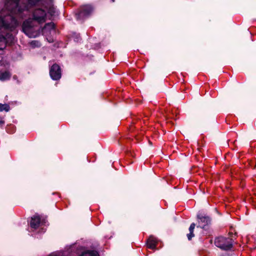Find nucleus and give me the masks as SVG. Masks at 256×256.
<instances>
[{
	"instance_id": "1",
	"label": "nucleus",
	"mask_w": 256,
	"mask_h": 256,
	"mask_svg": "<svg viewBox=\"0 0 256 256\" xmlns=\"http://www.w3.org/2000/svg\"><path fill=\"white\" fill-rule=\"evenodd\" d=\"M28 4L24 3L20 0H5V10H2L0 12V34L3 33V30H12L18 25L16 18L22 19L26 16L24 12L29 10V4H34L38 0H28ZM7 38L12 41L13 36L12 34L6 33V36L0 34V50H2L6 46Z\"/></svg>"
},
{
	"instance_id": "2",
	"label": "nucleus",
	"mask_w": 256,
	"mask_h": 256,
	"mask_svg": "<svg viewBox=\"0 0 256 256\" xmlns=\"http://www.w3.org/2000/svg\"><path fill=\"white\" fill-rule=\"evenodd\" d=\"M46 20V10L40 8H35L32 12V18H30L23 22L22 31L30 38L35 37L36 34L34 32L32 21L42 24L45 22Z\"/></svg>"
},
{
	"instance_id": "3",
	"label": "nucleus",
	"mask_w": 256,
	"mask_h": 256,
	"mask_svg": "<svg viewBox=\"0 0 256 256\" xmlns=\"http://www.w3.org/2000/svg\"><path fill=\"white\" fill-rule=\"evenodd\" d=\"M233 243L232 238L222 236L217 237L214 240L216 246L224 250H230L233 246Z\"/></svg>"
},
{
	"instance_id": "4",
	"label": "nucleus",
	"mask_w": 256,
	"mask_h": 256,
	"mask_svg": "<svg viewBox=\"0 0 256 256\" xmlns=\"http://www.w3.org/2000/svg\"><path fill=\"white\" fill-rule=\"evenodd\" d=\"M93 8L91 5L86 4L82 6L78 14L77 18L82 20L88 16L92 12Z\"/></svg>"
},
{
	"instance_id": "5",
	"label": "nucleus",
	"mask_w": 256,
	"mask_h": 256,
	"mask_svg": "<svg viewBox=\"0 0 256 256\" xmlns=\"http://www.w3.org/2000/svg\"><path fill=\"white\" fill-rule=\"evenodd\" d=\"M50 74L52 80H60L62 76L60 66L56 64H53L50 68Z\"/></svg>"
},
{
	"instance_id": "6",
	"label": "nucleus",
	"mask_w": 256,
	"mask_h": 256,
	"mask_svg": "<svg viewBox=\"0 0 256 256\" xmlns=\"http://www.w3.org/2000/svg\"><path fill=\"white\" fill-rule=\"evenodd\" d=\"M198 217L199 219L198 226V227L200 226L202 228H204L206 226L208 225L210 223V218L208 216H198Z\"/></svg>"
},
{
	"instance_id": "7",
	"label": "nucleus",
	"mask_w": 256,
	"mask_h": 256,
	"mask_svg": "<svg viewBox=\"0 0 256 256\" xmlns=\"http://www.w3.org/2000/svg\"><path fill=\"white\" fill-rule=\"evenodd\" d=\"M40 216L36 215L32 218L30 224L32 228H37L40 226Z\"/></svg>"
},
{
	"instance_id": "8",
	"label": "nucleus",
	"mask_w": 256,
	"mask_h": 256,
	"mask_svg": "<svg viewBox=\"0 0 256 256\" xmlns=\"http://www.w3.org/2000/svg\"><path fill=\"white\" fill-rule=\"evenodd\" d=\"M157 243V240L156 238L153 236H150L147 240V247L150 249H154Z\"/></svg>"
},
{
	"instance_id": "9",
	"label": "nucleus",
	"mask_w": 256,
	"mask_h": 256,
	"mask_svg": "<svg viewBox=\"0 0 256 256\" xmlns=\"http://www.w3.org/2000/svg\"><path fill=\"white\" fill-rule=\"evenodd\" d=\"M195 224L192 223L189 228L190 233L187 234V237L188 240H191L192 238L194 236V230L195 228Z\"/></svg>"
},
{
	"instance_id": "10",
	"label": "nucleus",
	"mask_w": 256,
	"mask_h": 256,
	"mask_svg": "<svg viewBox=\"0 0 256 256\" xmlns=\"http://www.w3.org/2000/svg\"><path fill=\"white\" fill-rule=\"evenodd\" d=\"M10 77V74L8 72H4L0 73V80H8Z\"/></svg>"
},
{
	"instance_id": "11",
	"label": "nucleus",
	"mask_w": 256,
	"mask_h": 256,
	"mask_svg": "<svg viewBox=\"0 0 256 256\" xmlns=\"http://www.w3.org/2000/svg\"><path fill=\"white\" fill-rule=\"evenodd\" d=\"M80 256H98V254L95 250H88L83 252Z\"/></svg>"
},
{
	"instance_id": "12",
	"label": "nucleus",
	"mask_w": 256,
	"mask_h": 256,
	"mask_svg": "<svg viewBox=\"0 0 256 256\" xmlns=\"http://www.w3.org/2000/svg\"><path fill=\"white\" fill-rule=\"evenodd\" d=\"M10 110V106L6 104H0V112L5 110L8 112Z\"/></svg>"
},
{
	"instance_id": "13",
	"label": "nucleus",
	"mask_w": 256,
	"mask_h": 256,
	"mask_svg": "<svg viewBox=\"0 0 256 256\" xmlns=\"http://www.w3.org/2000/svg\"><path fill=\"white\" fill-rule=\"evenodd\" d=\"M54 28V24L52 22H49L46 24L44 27L43 28V30L48 29V30H53Z\"/></svg>"
},
{
	"instance_id": "14",
	"label": "nucleus",
	"mask_w": 256,
	"mask_h": 256,
	"mask_svg": "<svg viewBox=\"0 0 256 256\" xmlns=\"http://www.w3.org/2000/svg\"><path fill=\"white\" fill-rule=\"evenodd\" d=\"M4 120H2V118L0 117V125L4 124Z\"/></svg>"
},
{
	"instance_id": "15",
	"label": "nucleus",
	"mask_w": 256,
	"mask_h": 256,
	"mask_svg": "<svg viewBox=\"0 0 256 256\" xmlns=\"http://www.w3.org/2000/svg\"><path fill=\"white\" fill-rule=\"evenodd\" d=\"M112 0V2H114V0Z\"/></svg>"
}]
</instances>
